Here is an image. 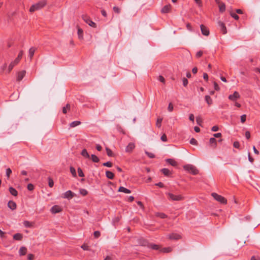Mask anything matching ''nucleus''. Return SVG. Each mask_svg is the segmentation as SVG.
Instances as JSON below:
<instances>
[{"label": "nucleus", "mask_w": 260, "mask_h": 260, "mask_svg": "<svg viewBox=\"0 0 260 260\" xmlns=\"http://www.w3.org/2000/svg\"><path fill=\"white\" fill-rule=\"evenodd\" d=\"M106 176L108 179H113L114 177V174L110 171H107L106 172Z\"/></svg>", "instance_id": "27"}, {"label": "nucleus", "mask_w": 260, "mask_h": 260, "mask_svg": "<svg viewBox=\"0 0 260 260\" xmlns=\"http://www.w3.org/2000/svg\"><path fill=\"white\" fill-rule=\"evenodd\" d=\"M161 172L167 176H169L171 174V173L170 171L167 168H164L161 170Z\"/></svg>", "instance_id": "26"}, {"label": "nucleus", "mask_w": 260, "mask_h": 260, "mask_svg": "<svg viewBox=\"0 0 260 260\" xmlns=\"http://www.w3.org/2000/svg\"><path fill=\"white\" fill-rule=\"evenodd\" d=\"M196 4L198 5L199 7H201L202 6V3L201 0H194Z\"/></svg>", "instance_id": "62"}, {"label": "nucleus", "mask_w": 260, "mask_h": 260, "mask_svg": "<svg viewBox=\"0 0 260 260\" xmlns=\"http://www.w3.org/2000/svg\"><path fill=\"white\" fill-rule=\"evenodd\" d=\"M161 140L163 142H167V137L166 134H163L160 138Z\"/></svg>", "instance_id": "56"}, {"label": "nucleus", "mask_w": 260, "mask_h": 260, "mask_svg": "<svg viewBox=\"0 0 260 260\" xmlns=\"http://www.w3.org/2000/svg\"><path fill=\"white\" fill-rule=\"evenodd\" d=\"M233 146L236 148H239L240 143L238 141H235V142H234V143L233 144Z\"/></svg>", "instance_id": "60"}, {"label": "nucleus", "mask_w": 260, "mask_h": 260, "mask_svg": "<svg viewBox=\"0 0 260 260\" xmlns=\"http://www.w3.org/2000/svg\"><path fill=\"white\" fill-rule=\"evenodd\" d=\"M9 190L12 195L15 197L17 196L18 192L17 190L15 188H13V187H9Z\"/></svg>", "instance_id": "24"}, {"label": "nucleus", "mask_w": 260, "mask_h": 260, "mask_svg": "<svg viewBox=\"0 0 260 260\" xmlns=\"http://www.w3.org/2000/svg\"><path fill=\"white\" fill-rule=\"evenodd\" d=\"M82 18L83 20L87 23L89 26L95 28L96 27V24L93 21H92L89 16L87 15H83L82 16Z\"/></svg>", "instance_id": "6"}, {"label": "nucleus", "mask_w": 260, "mask_h": 260, "mask_svg": "<svg viewBox=\"0 0 260 260\" xmlns=\"http://www.w3.org/2000/svg\"><path fill=\"white\" fill-rule=\"evenodd\" d=\"M203 52L201 50L197 52V53H196V57L197 58H199V57H201L202 56V55H203Z\"/></svg>", "instance_id": "55"}, {"label": "nucleus", "mask_w": 260, "mask_h": 260, "mask_svg": "<svg viewBox=\"0 0 260 260\" xmlns=\"http://www.w3.org/2000/svg\"><path fill=\"white\" fill-rule=\"evenodd\" d=\"M211 195L215 200L220 202V203L223 204H226L227 200L223 197H222L220 195H219L215 192H213Z\"/></svg>", "instance_id": "5"}, {"label": "nucleus", "mask_w": 260, "mask_h": 260, "mask_svg": "<svg viewBox=\"0 0 260 260\" xmlns=\"http://www.w3.org/2000/svg\"><path fill=\"white\" fill-rule=\"evenodd\" d=\"M171 5L170 4L165 6L161 10L162 13H168L170 12L171 9Z\"/></svg>", "instance_id": "12"}, {"label": "nucleus", "mask_w": 260, "mask_h": 260, "mask_svg": "<svg viewBox=\"0 0 260 260\" xmlns=\"http://www.w3.org/2000/svg\"><path fill=\"white\" fill-rule=\"evenodd\" d=\"M205 100L209 105H211L212 104V100L209 95H206Z\"/></svg>", "instance_id": "30"}, {"label": "nucleus", "mask_w": 260, "mask_h": 260, "mask_svg": "<svg viewBox=\"0 0 260 260\" xmlns=\"http://www.w3.org/2000/svg\"><path fill=\"white\" fill-rule=\"evenodd\" d=\"M23 54V51L22 50L20 51L18 54V56L17 57L16 59V62L19 61L21 58L22 57V55Z\"/></svg>", "instance_id": "40"}, {"label": "nucleus", "mask_w": 260, "mask_h": 260, "mask_svg": "<svg viewBox=\"0 0 260 260\" xmlns=\"http://www.w3.org/2000/svg\"><path fill=\"white\" fill-rule=\"evenodd\" d=\"M8 206L10 209L12 210H15L17 208V205L16 203L13 201H9L8 203Z\"/></svg>", "instance_id": "15"}, {"label": "nucleus", "mask_w": 260, "mask_h": 260, "mask_svg": "<svg viewBox=\"0 0 260 260\" xmlns=\"http://www.w3.org/2000/svg\"><path fill=\"white\" fill-rule=\"evenodd\" d=\"M93 234H94V236L95 238H98L101 235L100 232L98 231H95L94 232Z\"/></svg>", "instance_id": "54"}, {"label": "nucleus", "mask_w": 260, "mask_h": 260, "mask_svg": "<svg viewBox=\"0 0 260 260\" xmlns=\"http://www.w3.org/2000/svg\"><path fill=\"white\" fill-rule=\"evenodd\" d=\"M188 83V82L186 78H183L182 79V83H183V85L184 86L186 87Z\"/></svg>", "instance_id": "51"}, {"label": "nucleus", "mask_w": 260, "mask_h": 260, "mask_svg": "<svg viewBox=\"0 0 260 260\" xmlns=\"http://www.w3.org/2000/svg\"><path fill=\"white\" fill-rule=\"evenodd\" d=\"M183 168L186 171L190 172L193 175H197L199 173L198 170L197 168L192 165H186L184 166Z\"/></svg>", "instance_id": "2"}, {"label": "nucleus", "mask_w": 260, "mask_h": 260, "mask_svg": "<svg viewBox=\"0 0 260 260\" xmlns=\"http://www.w3.org/2000/svg\"><path fill=\"white\" fill-rule=\"evenodd\" d=\"M81 124V122L79 121H73L70 124V127H75L79 124Z\"/></svg>", "instance_id": "33"}, {"label": "nucleus", "mask_w": 260, "mask_h": 260, "mask_svg": "<svg viewBox=\"0 0 260 260\" xmlns=\"http://www.w3.org/2000/svg\"><path fill=\"white\" fill-rule=\"evenodd\" d=\"M77 28H78V32H77V34H78V38L80 39V40H83V29L79 27V26H77Z\"/></svg>", "instance_id": "18"}, {"label": "nucleus", "mask_w": 260, "mask_h": 260, "mask_svg": "<svg viewBox=\"0 0 260 260\" xmlns=\"http://www.w3.org/2000/svg\"><path fill=\"white\" fill-rule=\"evenodd\" d=\"M81 154L86 157V158H89L90 157V156L87 151V150L86 149H84L82 150L81 153Z\"/></svg>", "instance_id": "29"}, {"label": "nucleus", "mask_w": 260, "mask_h": 260, "mask_svg": "<svg viewBox=\"0 0 260 260\" xmlns=\"http://www.w3.org/2000/svg\"><path fill=\"white\" fill-rule=\"evenodd\" d=\"M200 27L201 32L203 35L208 36L209 35V30L207 27H206L203 24H201Z\"/></svg>", "instance_id": "8"}, {"label": "nucleus", "mask_w": 260, "mask_h": 260, "mask_svg": "<svg viewBox=\"0 0 260 260\" xmlns=\"http://www.w3.org/2000/svg\"><path fill=\"white\" fill-rule=\"evenodd\" d=\"M106 150L107 154L108 156H113V153L111 149H110L109 148L107 147L106 148Z\"/></svg>", "instance_id": "42"}, {"label": "nucleus", "mask_w": 260, "mask_h": 260, "mask_svg": "<svg viewBox=\"0 0 260 260\" xmlns=\"http://www.w3.org/2000/svg\"><path fill=\"white\" fill-rule=\"evenodd\" d=\"M23 238V236L20 233H17L13 236V239L15 240H21Z\"/></svg>", "instance_id": "25"}, {"label": "nucleus", "mask_w": 260, "mask_h": 260, "mask_svg": "<svg viewBox=\"0 0 260 260\" xmlns=\"http://www.w3.org/2000/svg\"><path fill=\"white\" fill-rule=\"evenodd\" d=\"M240 98L239 93L237 91H235L233 94L229 96V99L233 101H236Z\"/></svg>", "instance_id": "11"}, {"label": "nucleus", "mask_w": 260, "mask_h": 260, "mask_svg": "<svg viewBox=\"0 0 260 260\" xmlns=\"http://www.w3.org/2000/svg\"><path fill=\"white\" fill-rule=\"evenodd\" d=\"M75 196V194L71 190H68L65 192L62 197L64 199H68L69 200L72 199Z\"/></svg>", "instance_id": "7"}, {"label": "nucleus", "mask_w": 260, "mask_h": 260, "mask_svg": "<svg viewBox=\"0 0 260 260\" xmlns=\"http://www.w3.org/2000/svg\"><path fill=\"white\" fill-rule=\"evenodd\" d=\"M135 147V145L134 143H129L125 148V151L127 152H131Z\"/></svg>", "instance_id": "16"}, {"label": "nucleus", "mask_w": 260, "mask_h": 260, "mask_svg": "<svg viewBox=\"0 0 260 260\" xmlns=\"http://www.w3.org/2000/svg\"><path fill=\"white\" fill-rule=\"evenodd\" d=\"M218 25L220 27V30L223 34H226L227 33L226 28L223 22L221 21L218 22Z\"/></svg>", "instance_id": "9"}, {"label": "nucleus", "mask_w": 260, "mask_h": 260, "mask_svg": "<svg viewBox=\"0 0 260 260\" xmlns=\"http://www.w3.org/2000/svg\"><path fill=\"white\" fill-rule=\"evenodd\" d=\"M103 165L107 167H111L112 166V163L110 161H107L103 164Z\"/></svg>", "instance_id": "48"}, {"label": "nucleus", "mask_w": 260, "mask_h": 260, "mask_svg": "<svg viewBox=\"0 0 260 260\" xmlns=\"http://www.w3.org/2000/svg\"><path fill=\"white\" fill-rule=\"evenodd\" d=\"M26 74V72L24 70L20 71L17 74V76L16 78V80L18 82L22 80V79L24 78Z\"/></svg>", "instance_id": "10"}, {"label": "nucleus", "mask_w": 260, "mask_h": 260, "mask_svg": "<svg viewBox=\"0 0 260 260\" xmlns=\"http://www.w3.org/2000/svg\"><path fill=\"white\" fill-rule=\"evenodd\" d=\"M27 188L29 191H32L34 189V186L32 184L29 183L27 185Z\"/></svg>", "instance_id": "46"}, {"label": "nucleus", "mask_w": 260, "mask_h": 260, "mask_svg": "<svg viewBox=\"0 0 260 260\" xmlns=\"http://www.w3.org/2000/svg\"><path fill=\"white\" fill-rule=\"evenodd\" d=\"M23 225L26 228H30L32 226V223L28 221L25 220L23 222Z\"/></svg>", "instance_id": "39"}, {"label": "nucleus", "mask_w": 260, "mask_h": 260, "mask_svg": "<svg viewBox=\"0 0 260 260\" xmlns=\"http://www.w3.org/2000/svg\"><path fill=\"white\" fill-rule=\"evenodd\" d=\"M169 238L172 240H178L181 238V236L177 233H172L169 235Z\"/></svg>", "instance_id": "14"}, {"label": "nucleus", "mask_w": 260, "mask_h": 260, "mask_svg": "<svg viewBox=\"0 0 260 260\" xmlns=\"http://www.w3.org/2000/svg\"><path fill=\"white\" fill-rule=\"evenodd\" d=\"M70 172H71V174H72L73 176L76 177L77 174H76V171L75 169L73 167H70Z\"/></svg>", "instance_id": "36"}, {"label": "nucleus", "mask_w": 260, "mask_h": 260, "mask_svg": "<svg viewBox=\"0 0 260 260\" xmlns=\"http://www.w3.org/2000/svg\"><path fill=\"white\" fill-rule=\"evenodd\" d=\"M168 109L169 112H172L173 110V105L171 103L169 104Z\"/></svg>", "instance_id": "59"}, {"label": "nucleus", "mask_w": 260, "mask_h": 260, "mask_svg": "<svg viewBox=\"0 0 260 260\" xmlns=\"http://www.w3.org/2000/svg\"><path fill=\"white\" fill-rule=\"evenodd\" d=\"M118 191L124 192L125 193H131V190L125 188L123 186L119 187Z\"/></svg>", "instance_id": "21"}, {"label": "nucleus", "mask_w": 260, "mask_h": 260, "mask_svg": "<svg viewBox=\"0 0 260 260\" xmlns=\"http://www.w3.org/2000/svg\"><path fill=\"white\" fill-rule=\"evenodd\" d=\"M80 193L83 196H86L87 194L88 191L85 189H80Z\"/></svg>", "instance_id": "41"}, {"label": "nucleus", "mask_w": 260, "mask_h": 260, "mask_svg": "<svg viewBox=\"0 0 260 260\" xmlns=\"http://www.w3.org/2000/svg\"><path fill=\"white\" fill-rule=\"evenodd\" d=\"M214 87L215 90L218 91L220 89L219 86L216 82H214Z\"/></svg>", "instance_id": "58"}, {"label": "nucleus", "mask_w": 260, "mask_h": 260, "mask_svg": "<svg viewBox=\"0 0 260 260\" xmlns=\"http://www.w3.org/2000/svg\"><path fill=\"white\" fill-rule=\"evenodd\" d=\"M47 4V2L45 0H42L41 1H39L38 3L32 5L30 9H29V12L30 13H33L35 11L37 10H40L42 9L43 7H44Z\"/></svg>", "instance_id": "1"}, {"label": "nucleus", "mask_w": 260, "mask_h": 260, "mask_svg": "<svg viewBox=\"0 0 260 260\" xmlns=\"http://www.w3.org/2000/svg\"><path fill=\"white\" fill-rule=\"evenodd\" d=\"M172 251V248L171 247H166L163 248L161 249V251L164 253H169Z\"/></svg>", "instance_id": "38"}, {"label": "nucleus", "mask_w": 260, "mask_h": 260, "mask_svg": "<svg viewBox=\"0 0 260 260\" xmlns=\"http://www.w3.org/2000/svg\"><path fill=\"white\" fill-rule=\"evenodd\" d=\"M156 216L159 217L161 218H165L167 217V215L164 213H157Z\"/></svg>", "instance_id": "43"}, {"label": "nucleus", "mask_w": 260, "mask_h": 260, "mask_svg": "<svg viewBox=\"0 0 260 260\" xmlns=\"http://www.w3.org/2000/svg\"><path fill=\"white\" fill-rule=\"evenodd\" d=\"M145 153L147 154V155L149 157V158H154L155 157V155L151 153V152H148V151H146L145 152Z\"/></svg>", "instance_id": "45"}, {"label": "nucleus", "mask_w": 260, "mask_h": 260, "mask_svg": "<svg viewBox=\"0 0 260 260\" xmlns=\"http://www.w3.org/2000/svg\"><path fill=\"white\" fill-rule=\"evenodd\" d=\"M166 161L170 165L175 167L177 166V162L176 160L172 158H168L166 159Z\"/></svg>", "instance_id": "22"}, {"label": "nucleus", "mask_w": 260, "mask_h": 260, "mask_svg": "<svg viewBox=\"0 0 260 260\" xmlns=\"http://www.w3.org/2000/svg\"><path fill=\"white\" fill-rule=\"evenodd\" d=\"M218 4H219V11L220 12H223L225 10V4L224 3H220V2Z\"/></svg>", "instance_id": "28"}, {"label": "nucleus", "mask_w": 260, "mask_h": 260, "mask_svg": "<svg viewBox=\"0 0 260 260\" xmlns=\"http://www.w3.org/2000/svg\"><path fill=\"white\" fill-rule=\"evenodd\" d=\"M19 62V61L16 62V59H15L14 60V61L11 62V63L9 66L8 73H9L11 71V70L13 69L14 67L15 66H16Z\"/></svg>", "instance_id": "17"}, {"label": "nucleus", "mask_w": 260, "mask_h": 260, "mask_svg": "<svg viewBox=\"0 0 260 260\" xmlns=\"http://www.w3.org/2000/svg\"><path fill=\"white\" fill-rule=\"evenodd\" d=\"M189 142L191 144L194 145H196L198 144L197 141L194 138H191Z\"/></svg>", "instance_id": "49"}, {"label": "nucleus", "mask_w": 260, "mask_h": 260, "mask_svg": "<svg viewBox=\"0 0 260 260\" xmlns=\"http://www.w3.org/2000/svg\"><path fill=\"white\" fill-rule=\"evenodd\" d=\"M61 211V208L57 205L53 206L51 209V211L52 213H57L60 212Z\"/></svg>", "instance_id": "13"}, {"label": "nucleus", "mask_w": 260, "mask_h": 260, "mask_svg": "<svg viewBox=\"0 0 260 260\" xmlns=\"http://www.w3.org/2000/svg\"><path fill=\"white\" fill-rule=\"evenodd\" d=\"M134 243L136 246H147L148 242L143 238H137L134 239Z\"/></svg>", "instance_id": "3"}, {"label": "nucleus", "mask_w": 260, "mask_h": 260, "mask_svg": "<svg viewBox=\"0 0 260 260\" xmlns=\"http://www.w3.org/2000/svg\"><path fill=\"white\" fill-rule=\"evenodd\" d=\"M162 121V119L161 118H158L156 122V126L158 127H160L161 125Z\"/></svg>", "instance_id": "34"}, {"label": "nucleus", "mask_w": 260, "mask_h": 260, "mask_svg": "<svg viewBox=\"0 0 260 260\" xmlns=\"http://www.w3.org/2000/svg\"><path fill=\"white\" fill-rule=\"evenodd\" d=\"M70 109V105L69 104H67L65 107H63L62 108V112L64 114H66L67 112V109L69 110Z\"/></svg>", "instance_id": "37"}, {"label": "nucleus", "mask_w": 260, "mask_h": 260, "mask_svg": "<svg viewBox=\"0 0 260 260\" xmlns=\"http://www.w3.org/2000/svg\"><path fill=\"white\" fill-rule=\"evenodd\" d=\"M91 159L94 162H98L100 161L99 157L94 154H92L91 155Z\"/></svg>", "instance_id": "32"}, {"label": "nucleus", "mask_w": 260, "mask_h": 260, "mask_svg": "<svg viewBox=\"0 0 260 260\" xmlns=\"http://www.w3.org/2000/svg\"><path fill=\"white\" fill-rule=\"evenodd\" d=\"M218 129H219V127L217 125L213 126L211 128L212 131H213V132H216V131H218Z\"/></svg>", "instance_id": "63"}, {"label": "nucleus", "mask_w": 260, "mask_h": 260, "mask_svg": "<svg viewBox=\"0 0 260 260\" xmlns=\"http://www.w3.org/2000/svg\"><path fill=\"white\" fill-rule=\"evenodd\" d=\"M48 185L50 187H52L54 185V181L51 177L48 178Z\"/></svg>", "instance_id": "35"}, {"label": "nucleus", "mask_w": 260, "mask_h": 260, "mask_svg": "<svg viewBox=\"0 0 260 260\" xmlns=\"http://www.w3.org/2000/svg\"><path fill=\"white\" fill-rule=\"evenodd\" d=\"M27 252V248L25 247H21L19 250L20 255H24Z\"/></svg>", "instance_id": "23"}, {"label": "nucleus", "mask_w": 260, "mask_h": 260, "mask_svg": "<svg viewBox=\"0 0 260 260\" xmlns=\"http://www.w3.org/2000/svg\"><path fill=\"white\" fill-rule=\"evenodd\" d=\"M231 16L234 18L235 20H238L239 18V17L238 15H237L236 13L233 12H231L230 13Z\"/></svg>", "instance_id": "47"}, {"label": "nucleus", "mask_w": 260, "mask_h": 260, "mask_svg": "<svg viewBox=\"0 0 260 260\" xmlns=\"http://www.w3.org/2000/svg\"><path fill=\"white\" fill-rule=\"evenodd\" d=\"M209 142L211 145H212L213 147L215 148L216 146V140L214 138H211L209 140Z\"/></svg>", "instance_id": "31"}, {"label": "nucleus", "mask_w": 260, "mask_h": 260, "mask_svg": "<svg viewBox=\"0 0 260 260\" xmlns=\"http://www.w3.org/2000/svg\"><path fill=\"white\" fill-rule=\"evenodd\" d=\"M81 248L84 250H88L89 249V246L87 245V244H83L82 246H81Z\"/></svg>", "instance_id": "57"}, {"label": "nucleus", "mask_w": 260, "mask_h": 260, "mask_svg": "<svg viewBox=\"0 0 260 260\" xmlns=\"http://www.w3.org/2000/svg\"><path fill=\"white\" fill-rule=\"evenodd\" d=\"M167 194L168 196L169 199L174 201H182L184 199V197L181 195H175L172 193H167Z\"/></svg>", "instance_id": "4"}, {"label": "nucleus", "mask_w": 260, "mask_h": 260, "mask_svg": "<svg viewBox=\"0 0 260 260\" xmlns=\"http://www.w3.org/2000/svg\"><path fill=\"white\" fill-rule=\"evenodd\" d=\"M147 247L154 250H158L160 248V246L159 245L149 243Z\"/></svg>", "instance_id": "20"}, {"label": "nucleus", "mask_w": 260, "mask_h": 260, "mask_svg": "<svg viewBox=\"0 0 260 260\" xmlns=\"http://www.w3.org/2000/svg\"><path fill=\"white\" fill-rule=\"evenodd\" d=\"M36 50V48L35 47H32L29 49L28 51V56L30 58V59L31 60L32 58L34 53Z\"/></svg>", "instance_id": "19"}, {"label": "nucleus", "mask_w": 260, "mask_h": 260, "mask_svg": "<svg viewBox=\"0 0 260 260\" xmlns=\"http://www.w3.org/2000/svg\"><path fill=\"white\" fill-rule=\"evenodd\" d=\"M12 173V170L10 168L6 169V176L9 178L10 174Z\"/></svg>", "instance_id": "53"}, {"label": "nucleus", "mask_w": 260, "mask_h": 260, "mask_svg": "<svg viewBox=\"0 0 260 260\" xmlns=\"http://www.w3.org/2000/svg\"><path fill=\"white\" fill-rule=\"evenodd\" d=\"M156 186H157L160 188H162L164 187V184L161 182H159L158 183H157L155 184Z\"/></svg>", "instance_id": "64"}, {"label": "nucleus", "mask_w": 260, "mask_h": 260, "mask_svg": "<svg viewBox=\"0 0 260 260\" xmlns=\"http://www.w3.org/2000/svg\"><path fill=\"white\" fill-rule=\"evenodd\" d=\"M240 119H241V122L242 123L245 122L246 121V115L245 114H243V115H241Z\"/></svg>", "instance_id": "52"}, {"label": "nucleus", "mask_w": 260, "mask_h": 260, "mask_svg": "<svg viewBox=\"0 0 260 260\" xmlns=\"http://www.w3.org/2000/svg\"><path fill=\"white\" fill-rule=\"evenodd\" d=\"M158 79L160 82L164 83H165V79L163 76H162L161 75L159 76Z\"/></svg>", "instance_id": "61"}, {"label": "nucleus", "mask_w": 260, "mask_h": 260, "mask_svg": "<svg viewBox=\"0 0 260 260\" xmlns=\"http://www.w3.org/2000/svg\"><path fill=\"white\" fill-rule=\"evenodd\" d=\"M78 175L80 177H84V174L82 171V170L80 168H78Z\"/></svg>", "instance_id": "44"}, {"label": "nucleus", "mask_w": 260, "mask_h": 260, "mask_svg": "<svg viewBox=\"0 0 260 260\" xmlns=\"http://www.w3.org/2000/svg\"><path fill=\"white\" fill-rule=\"evenodd\" d=\"M113 9L114 12L117 14H119L120 12V9L118 7L114 6Z\"/></svg>", "instance_id": "50"}]
</instances>
